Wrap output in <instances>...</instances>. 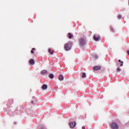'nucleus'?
Here are the masks:
<instances>
[{"mask_svg":"<svg viewBox=\"0 0 129 129\" xmlns=\"http://www.w3.org/2000/svg\"><path fill=\"white\" fill-rule=\"evenodd\" d=\"M118 124L115 122H113L111 124V128L112 129H118Z\"/></svg>","mask_w":129,"mask_h":129,"instance_id":"obj_2","label":"nucleus"},{"mask_svg":"<svg viewBox=\"0 0 129 129\" xmlns=\"http://www.w3.org/2000/svg\"><path fill=\"white\" fill-rule=\"evenodd\" d=\"M40 129H45L44 127H42Z\"/></svg>","mask_w":129,"mask_h":129,"instance_id":"obj_23","label":"nucleus"},{"mask_svg":"<svg viewBox=\"0 0 129 129\" xmlns=\"http://www.w3.org/2000/svg\"><path fill=\"white\" fill-rule=\"evenodd\" d=\"M49 78H51V79L54 78V75L50 74L49 76Z\"/></svg>","mask_w":129,"mask_h":129,"instance_id":"obj_15","label":"nucleus"},{"mask_svg":"<svg viewBox=\"0 0 129 129\" xmlns=\"http://www.w3.org/2000/svg\"><path fill=\"white\" fill-rule=\"evenodd\" d=\"M117 18H118V19H120L121 18V15H118Z\"/></svg>","mask_w":129,"mask_h":129,"instance_id":"obj_19","label":"nucleus"},{"mask_svg":"<svg viewBox=\"0 0 129 129\" xmlns=\"http://www.w3.org/2000/svg\"><path fill=\"white\" fill-rule=\"evenodd\" d=\"M82 77V78H86V74H85V73H83Z\"/></svg>","mask_w":129,"mask_h":129,"instance_id":"obj_12","label":"nucleus"},{"mask_svg":"<svg viewBox=\"0 0 129 129\" xmlns=\"http://www.w3.org/2000/svg\"><path fill=\"white\" fill-rule=\"evenodd\" d=\"M110 29L112 32H114V30H113V28H112V27H111Z\"/></svg>","mask_w":129,"mask_h":129,"instance_id":"obj_20","label":"nucleus"},{"mask_svg":"<svg viewBox=\"0 0 129 129\" xmlns=\"http://www.w3.org/2000/svg\"><path fill=\"white\" fill-rule=\"evenodd\" d=\"M29 64H31V65H34V64H35V60L33 59H31L29 60Z\"/></svg>","mask_w":129,"mask_h":129,"instance_id":"obj_9","label":"nucleus"},{"mask_svg":"<svg viewBox=\"0 0 129 129\" xmlns=\"http://www.w3.org/2000/svg\"><path fill=\"white\" fill-rule=\"evenodd\" d=\"M94 57L95 59H97V58H98L97 55L96 54L94 55Z\"/></svg>","mask_w":129,"mask_h":129,"instance_id":"obj_18","label":"nucleus"},{"mask_svg":"<svg viewBox=\"0 0 129 129\" xmlns=\"http://www.w3.org/2000/svg\"><path fill=\"white\" fill-rule=\"evenodd\" d=\"M69 39H71L72 38H73V35L71 34V33H69Z\"/></svg>","mask_w":129,"mask_h":129,"instance_id":"obj_13","label":"nucleus"},{"mask_svg":"<svg viewBox=\"0 0 129 129\" xmlns=\"http://www.w3.org/2000/svg\"><path fill=\"white\" fill-rule=\"evenodd\" d=\"M35 50V48H33L31 51V54H34V50Z\"/></svg>","mask_w":129,"mask_h":129,"instance_id":"obj_16","label":"nucleus"},{"mask_svg":"<svg viewBox=\"0 0 129 129\" xmlns=\"http://www.w3.org/2000/svg\"><path fill=\"white\" fill-rule=\"evenodd\" d=\"M82 129H85V127H84V126H83L82 127Z\"/></svg>","mask_w":129,"mask_h":129,"instance_id":"obj_21","label":"nucleus"},{"mask_svg":"<svg viewBox=\"0 0 129 129\" xmlns=\"http://www.w3.org/2000/svg\"><path fill=\"white\" fill-rule=\"evenodd\" d=\"M118 62H119V64H120V66H123V62L121 61V60H120V59L118 60Z\"/></svg>","mask_w":129,"mask_h":129,"instance_id":"obj_14","label":"nucleus"},{"mask_svg":"<svg viewBox=\"0 0 129 129\" xmlns=\"http://www.w3.org/2000/svg\"><path fill=\"white\" fill-rule=\"evenodd\" d=\"M76 125V122H71L70 123V126L71 128H73V127H75Z\"/></svg>","mask_w":129,"mask_h":129,"instance_id":"obj_6","label":"nucleus"},{"mask_svg":"<svg viewBox=\"0 0 129 129\" xmlns=\"http://www.w3.org/2000/svg\"><path fill=\"white\" fill-rule=\"evenodd\" d=\"M59 80H63V79H64V77H63V76H62V75H60L58 78Z\"/></svg>","mask_w":129,"mask_h":129,"instance_id":"obj_11","label":"nucleus"},{"mask_svg":"<svg viewBox=\"0 0 129 129\" xmlns=\"http://www.w3.org/2000/svg\"><path fill=\"white\" fill-rule=\"evenodd\" d=\"M42 89H43V90H46L47 88H48V86H47V85L44 84L42 85V86L41 87Z\"/></svg>","mask_w":129,"mask_h":129,"instance_id":"obj_8","label":"nucleus"},{"mask_svg":"<svg viewBox=\"0 0 129 129\" xmlns=\"http://www.w3.org/2000/svg\"><path fill=\"white\" fill-rule=\"evenodd\" d=\"M47 73H48V72L46 71V70H43L41 72V74H42V75L47 74Z\"/></svg>","mask_w":129,"mask_h":129,"instance_id":"obj_7","label":"nucleus"},{"mask_svg":"<svg viewBox=\"0 0 129 129\" xmlns=\"http://www.w3.org/2000/svg\"><path fill=\"white\" fill-rule=\"evenodd\" d=\"M48 52H49L50 54H53V53H54V50H52L51 48H49V49H48Z\"/></svg>","mask_w":129,"mask_h":129,"instance_id":"obj_10","label":"nucleus"},{"mask_svg":"<svg viewBox=\"0 0 129 129\" xmlns=\"http://www.w3.org/2000/svg\"><path fill=\"white\" fill-rule=\"evenodd\" d=\"M120 69L119 68H118L117 69V72H120Z\"/></svg>","mask_w":129,"mask_h":129,"instance_id":"obj_17","label":"nucleus"},{"mask_svg":"<svg viewBox=\"0 0 129 129\" xmlns=\"http://www.w3.org/2000/svg\"><path fill=\"white\" fill-rule=\"evenodd\" d=\"M127 54L129 55V50H127Z\"/></svg>","mask_w":129,"mask_h":129,"instance_id":"obj_22","label":"nucleus"},{"mask_svg":"<svg viewBox=\"0 0 129 129\" xmlns=\"http://www.w3.org/2000/svg\"><path fill=\"white\" fill-rule=\"evenodd\" d=\"M93 69L94 71H97V70H100L101 67L100 66H96L93 68Z\"/></svg>","mask_w":129,"mask_h":129,"instance_id":"obj_5","label":"nucleus"},{"mask_svg":"<svg viewBox=\"0 0 129 129\" xmlns=\"http://www.w3.org/2000/svg\"><path fill=\"white\" fill-rule=\"evenodd\" d=\"M93 39L95 41H99V40H100V37L99 36V35H94L93 36Z\"/></svg>","mask_w":129,"mask_h":129,"instance_id":"obj_3","label":"nucleus"},{"mask_svg":"<svg viewBox=\"0 0 129 129\" xmlns=\"http://www.w3.org/2000/svg\"><path fill=\"white\" fill-rule=\"evenodd\" d=\"M80 44L81 46H84V44H85V39L81 38L80 40Z\"/></svg>","mask_w":129,"mask_h":129,"instance_id":"obj_4","label":"nucleus"},{"mask_svg":"<svg viewBox=\"0 0 129 129\" xmlns=\"http://www.w3.org/2000/svg\"><path fill=\"white\" fill-rule=\"evenodd\" d=\"M71 47H72V42H69L64 45V49L66 51H69L71 49Z\"/></svg>","mask_w":129,"mask_h":129,"instance_id":"obj_1","label":"nucleus"}]
</instances>
